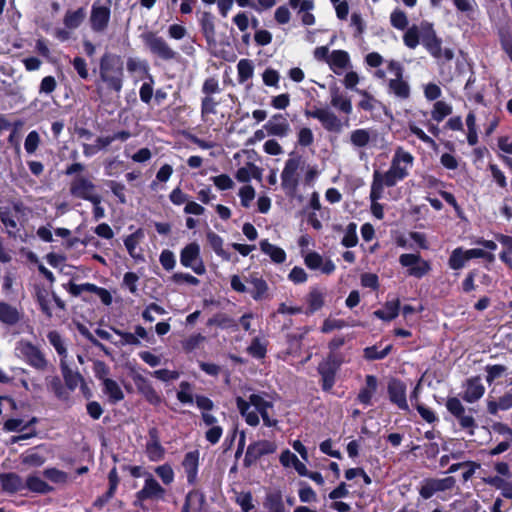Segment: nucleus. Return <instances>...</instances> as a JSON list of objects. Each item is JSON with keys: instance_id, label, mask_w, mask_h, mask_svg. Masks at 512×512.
<instances>
[{"instance_id": "bf43d9fd", "label": "nucleus", "mask_w": 512, "mask_h": 512, "mask_svg": "<svg viewBox=\"0 0 512 512\" xmlns=\"http://www.w3.org/2000/svg\"><path fill=\"white\" fill-rule=\"evenodd\" d=\"M156 474L161 478L165 485H169L174 480V471L168 464L158 466L155 469Z\"/></svg>"}, {"instance_id": "ddd939ff", "label": "nucleus", "mask_w": 512, "mask_h": 512, "mask_svg": "<svg viewBox=\"0 0 512 512\" xmlns=\"http://www.w3.org/2000/svg\"><path fill=\"white\" fill-rule=\"evenodd\" d=\"M70 193L74 197L96 203L99 201L100 196L96 191L94 183L84 176H78L72 180Z\"/></svg>"}, {"instance_id": "393cba45", "label": "nucleus", "mask_w": 512, "mask_h": 512, "mask_svg": "<svg viewBox=\"0 0 512 512\" xmlns=\"http://www.w3.org/2000/svg\"><path fill=\"white\" fill-rule=\"evenodd\" d=\"M388 394L391 402L395 403L401 410H408L406 400V386L399 380H391L388 384Z\"/></svg>"}, {"instance_id": "412c9836", "label": "nucleus", "mask_w": 512, "mask_h": 512, "mask_svg": "<svg viewBox=\"0 0 512 512\" xmlns=\"http://www.w3.org/2000/svg\"><path fill=\"white\" fill-rule=\"evenodd\" d=\"M263 128L267 131L268 135L281 138L288 136L291 132V127L286 116L280 113L273 115Z\"/></svg>"}, {"instance_id": "8fccbe9b", "label": "nucleus", "mask_w": 512, "mask_h": 512, "mask_svg": "<svg viewBox=\"0 0 512 512\" xmlns=\"http://www.w3.org/2000/svg\"><path fill=\"white\" fill-rule=\"evenodd\" d=\"M358 94L362 97L359 101V108L365 111H373L380 103L372 95L365 90H357Z\"/></svg>"}, {"instance_id": "6e6552de", "label": "nucleus", "mask_w": 512, "mask_h": 512, "mask_svg": "<svg viewBox=\"0 0 512 512\" xmlns=\"http://www.w3.org/2000/svg\"><path fill=\"white\" fill-rule=\"evenodd\" d=\"M142 39L149 51L158 58L165 61L176 58L177 52L170 47L164 38L153 32H146L142 35Z\"/></svg>"}, {"instance_id": "423d86ee", "label": "nucleus", "mask_w": 512, "mask_h": 512, "mask_svg": "<svg viewBox=\"0 0 512 512\" xmlns=\"http://www.w3.org/2000/svg\"><path fill=\"white\" fill-rule=\"evenodd\" d=\"M302 165V157L295 152H291L281 172V184L284 190L290 193H294L297 190L299 184L298 171Z\"/></svg>"}, {"instance_id": "f704fd0d", "label": "nucleus", "mask_w": 512, "mask_h": 512, "mask_svg": "<svg viewBox=\"0 0 512 512\" xmlns=\"http://www.w3.org/2000/svg\"><path fill=\"white\" fill-rule=\"evenodd\" d=\"M263 505L267 512H285L282 494L279 491L269 492Z\"/></svg>"}, {"instance_id": "7ed1b4c3", "label": "nucleus", "mask_w": 512, "mask_h": 512, "mask_svg": "<svg viewBox=\"0 0 512 512\" xmlns=\"http://www.w3.org/2000/svg\"><path fill=\"white\" fill-rule=\"evenodd\" d=\"M236 405L240 414L250 426H257L259 424L260 419L258 414L261 415L264 425L275 427L278 424V420L272 418L270 415V410L273 409V403L261 394H251L247 400L242 397H237Z\"/></svg>"}, {"instance_id": "5fc2aeb1", "label": "nucleus", "mask_w": 512, "mask_h": 512, "mask_svg": "<svg viewBox=\"0 0 512 512\" xmlns=\"http://www.w3.org/2000/svg\"><path fill=\"white\" fill-rule=\"evenodd\" d=\"M390 22L391 25L398 30H404L408 25L406 14L399 9H396L391 13Z\"/></svg>"}, {"instance_id": "9d476101", "label": "nucleus", "mask_w": 512, "mask_h": 512, "mask_svg": "<svg viewBox=\"0 0 512 512\" xmlns=\"http://www.w3.org/2000/svg\"><path fill=\"white\" fill-rule=\"evenodd\" d=\"M111 0H96L91 9L90 23L93 31H104L109 23L111 14Z\"/></svg>"}, {"instance_id": "3c124183", "label": "nucleus", "mask_w": 512, "mask_h": 512, "mask_svg": "<svg viewBox=\"0 0 512 512\" xmlns=\"http://www.w3.org/2000/svg\"><path fill=\"white\" fill-rule=\"evenodd\" d=\"M485 371L487 373L486 381L487 383L491 384L496 379L501 378L507 372V367L501 364L487 365L485 367Z\"/></svg>"}, {"instance_id": "20e7f679", "label": "nucleus", "mask_w": 512, "mask_h": 512, "mask_svg": "<svg viewBox=\"0 0 512 512\" xmlns=\"http://www.w3.org/2000/svg\"><path fill=\"white\" fill-rule=\"evenodd\" d=\"M15 352L19 358L40 372L48 371L52 367L42 351L29 341L17 342Z\"/></svg>"}, {"instance_id": "a211bd4d", "label": "nucleus", "mask_w": 512, "mask_h": 512, "mask_svg": "<svg viewBox=\"0 0 512 512\" xmlns=\"http://www.w3.org/2000/svg\"><path fill=\"white\" fill-rule=\"evenodd\" d=\"M485 386L479 376L470 377L462 385L461 397L467 403H475L485 394Z\"/></svg>"}, {"instance_id": "473e14b6", "label": "nucleus", "mask_w": 512, "mask_h": 512, "mask_svg": "<svg viewBox=\"0 0 512 512\" xmlns=\"http://www.w3.org/2000/svg\"><path fill=\"white\" fill-rule=\"evenodd\" d=\"M260 249L264 254L268 255L271 258V260L274 261L275 263L280 264L286 260L285 251L282 248L269 243L268 240H262L260 242Z\"/></svg>"}, {"instance_id": "774afa93", "label": "nucleus", "mask_w": 512, "mask_h": 512, "mask_svg": "<svg viewBox=\"0 0 512 512\" xmlns=\"http://www.w3.org/2000/svg\"><path fill=\"white\" fill-rule=\"evenodd\" d=\"M72 65L81 79L86 80L88 78L89 72L84 58L75 57L72 61Z\"/></svg>"}, {"instance_id": "9b49d317", "label": "nucleus", "mask_w": 512, "mask_h": 512, "mask_svg": "<svg viewBox=\"0 0 512 512\" xmlns=\"http://www.w3.org/2000/svg\"><path fill=\"white\" fill-rule=\"evenodd\" d=\"M341 363L342 359L331 353L319 364L318 372L321 375L322 389L324 391H330L333 388L335 384V376L341 366Z\"/></svg>"}, {"instance_id": "6e6d98bb", "label": "nucleus", "mask_w": 512, "mask_h": 512, "mask_svg": "<svg viewBox=\"0 0 512 512\" xmlns=\"http://www.w3.org/2000/svg\"><path fill=\"white\" fill-rule=\"evenodd\" d=\"M40 141H41L40 136L37 131L34 130V131L29 132L28 135L26 136V139L24 142L25 151L28 154L35 153V151L39 147Z\"/></svg>"}, {"instance_id": "f8f14e48", "label": "nucleus", "mask_w": 512, "mask_h": 512, "mask_svg": "<svg viewBox=\"0 0 512 512\" xmlns=\"http://www.w3.org/2000/svg\"><path fill=\"white\" fill-rule=\"evenodd\" d=\"M180 263L193 270L197 275L205 273L206 269L200 256V246L193 242L186 245L180 253Z\"/></svg>"}, {"instance_id": "5701e85b", "label": "nucleus", "mask_w": 512, "mask_h": 512, "mask_svg": "<svg viewBox=\"0 0 512 512\" xmlns=\"http://www.w3.org/2000/svg\"><path fill=\"white\" fill-rule=\"evenodd\" d=\"M305 265L311 270H320L329 275L334 272L335 264L330 259H324L317 252H309L304 258Z\"/></svg>"}, {"instance_id": "aec40b11", "label": "nucleus", "mask_w": 512, "mask_h": 512, "mask_svg": "<svg viewBox=\"0 0 512 512\" xmlns=\"http://www.w3.org/2000/svg\"><path fill=\"white\" fill-rule=\"evenodd\" d=\"M126 69L135 82L148 79L153 82V77L149 73V64L146 60L139 57H128L126 61Z\"/></svg>"}, {"instance_id": "49530a36", "label": "nucleus", "mask_w": 512, "mask_h": 512, "mask_svg": "<svg viewBox=\"0 0 512 512\" xmlns=\"http://www.w3.org/2000/svg\"><path fill=\"white\" fill-rule=\"evenodd\" d=\"M371 139L369 130L367 129H356L350 134V141L355 147L366 146Z\"/></svg>"}, {"instance_id": "a18cd8bd", "label": "nucleus", "mask_w": 512, "mask_h": 512, "mask_svg": "<svg viewBox=\"0 0 512 512\" xmlns=\"http://www.w3.org/2000/svg\"><path fill=\"white\" fill-rule=\"evenodd\" d=\"M311 313L319 310L324 305V293L318 288H313L307 298Z\"/></svg>"}, {"instance_id": "c9c22d12", "label": "nucleus", "mask_w": 512, "mask_h": 512, "mask_svg": "<svg viewBox=\"0 0 512 512\" xmlns=\"http://www.w3.org/2000/svg\"><path fill=\"white\" fill-rule=\"evenodd\" d=\"M331 105L340 112H343L347 115L352 113L351 100L339 93L338 90H333L331 92Z\"/></svg>"}, {"instance_id": "0eeeda50", "label": "nucleus", "mask_w": 512, "mask_h": 512, "mask_svg": "<svg viewBox=\"0 0 512 512\" xmlns=\"http://www.w3.org/2000/svg\"><path fill=\"white\" fill-rule=\"evenodd\" d=\"M388 70L394 76L388 82L389 93L402 100L408 99L410 96V85L403 79V66L398 61L390 60L388 62Z\"/></svg>"}, {"instance_id": "1a4fd4ad", "label": "nucleus", "mask_w": 512, "mask_h": 512, "mask_svg": "<svg viewBox=\"0 0 512 512\" xmlns=\"http://www.w3.org/2000/svg\"><path fill=\"white\" fill-rule=\"evenodd\" d=\"M447 410L458 420L460 427L473 436L477 427L476 421L471 414L466 413V409L459 398L449 397L446 401Z\"/></svg>"}, {"instance_id": "a878e982", "label": "nucleus", "mask_w": 512, "mask_h": 512, "mask_svg": "<svg viewBox=\"0 0 512 512\" xmlns=\"http://www.w3.org/2000/svg\"><path fill=\"white\" fill-rule=\"evenodd\" d=\"M199 24L208 44L216 42L215 17L209 11L198 12Z\"/></svg>"}, {"instance_id": "052dcab7", "label": "nucleus", "mask_w": 512, "mask_h": 512, "mask_svg": "<svg viewBox=\"0 0 512 512\" xmlns=\"http://www.w3.org/2000/svg\"><path fill=\"white\" fill-rule=\"evenodd\" d=\"M124 244L131 257L135 259L140 257L139 253L137 252V247L139 244L138 233H134L126 237Z\"/></svg>"}, {"instance_id": "7c9ffc66", "label": "nucleus", "mask_w": 512, "mask_h": 512, "mask_svg": "<svg viewBox=\"0 0 512 512\" xmlns=\"http://www.w3.org/2000/svg\"><path fill=\"white\" fill-rule=\"evenodd\" d=\"M249 287H247V292L251 294L253 299L261 300L263 299L268 291L267 283L258 277H251L247 280Z\"/></svg>"}, {"instance_id": "338daca9", "label": "nucleus", "mask_w": 512, "mask_h": 512, "mask_svg": "<svg viewBox=\"0 0 512 512\" xmlns=\"http://www.w3.org/2000/svg\"><path fill=\"white\" fill-rule=\"evenodd\" d=\"M236 502L243 512H250L254 509L253 498L250 493H240L236 498Z\"/></svg>"}, {"instance_id": "603ef678", "label": "nucleus", "mask_w": 512, "mask_h": 512, "mask_svg": "<svg viewBox=\"0 0 512 512\" xmlns=\"http://www.w3.org/2000/svg\"><path fill=\"white\" fill-rule=\"evenodd\" d=\"M0 220L7 229L9 235H14V230L17 228V223L14 216L6 208H0Z\"/></svg>"}, {"instance_id": "dca6fc26", "label": "nucleus", "mask_w": 512, "mask_h": 512, "mask_svg": "<svg viewBox=\"0 0 512 512\" xmlns=\"http://www.w3.org/2000/svg\"><path fill=\"white\" fill-rule=\"evenodd\" d=\"M455 483V478L451 476L443 479H426L423 481L419 493L423 499H429L437 492L452 489L455 486Z\"/></svg>"}, {"instance_id": "f3484780", "label": "nucleus", "mask_w": 512, "mask_h": 512, "mask_svg": "<svg viewBox=\"0 0 512 512\" xmlns=\"http://www.w3.org/2000/svg\"><path fill=\"white\" fill-rule=\"evenodd\" d=\"M399 262L403 267L408 268V274L416 278H421L430 270V265L423 260L419 254H402Z\"/></svg>"}, {"instance_id": "69168bd1", "label": "nucleus", "mask_w": 512, "mask_h": 512, "mask_svg": "<svg viewBox=\"0 0 512 512\" xmlns=\"http://www.w3.org/2000/svg\"><path fill=\"white\" fill-rule=\"evenodd\" d=\"M314 141V135L310 128L303 127L299 130L297 135V142L300 146H310Z\"/></svg>"}, {"instance_id": "680f3d73", "label": "nucleus", "mask_w": 512, "mask_h": 512, "mask_svg": "<svg viewBox=\"0 0 512 512\" xmlns=\"http://www.w3.org/2000/svg\"><path fill=\"white\" fill-rule=\"evenodd\" d=\"M239 197L241 199V205L247 208L255 198V189L251 185H245L239 190Z\"/></svg>"}, {"instance_id": "79ce46f5", "label": "nucleus", "mask_w": 512, "mask_h": 512, "mask_svg": "<svg viewBox=\"0 0 512 512\" xmlns=\"http://www.w3.org/2000/svg\"><path fill=\"white\" fill-rule=\"evenodd\" d=\"M85 18V10L79 8L76 11H67L64 17V24L69 29H75L80 26Z\"/></svg>"}, {"instance_id": "b1692460", "label": "nucleus", "mask_w": 512, "mask_h": 512, "mask_svg": "<svg viewBox=\"0 0 512 512\" xmlns=\"http://www.w3.org/2000/svg\"><path fill=\"white\" fill-rule=\"evenodd\" d=\"M149 440L146 444V452L151 461H160L164 457L165 449L160 443L159 431L152 427L148 432Z\"/></svg>"}, {"instance_id": "58836bf2", "label": "nucleus", "mask_w": 512, "mask_h": 512, "mask_svg": "<svg viewBox=\"0 0 512 512\" xmlns=\"http://www.w3.org/2000/svg\"><path fill=\"white\" fill-rule=\"evenodd\" d=\"M422 39V23L419 26L413 25L410 27L403 36L405 45L414 49L421 43Z\"/></svg>"}, {"instance_id": "c03bdc74", "label": "nucleus", "mask_w": 512, "mask_h": 512, "mask_svg": "<svg viewBox=\"0 0 512 512\" xmlns=\"http://www.w3.org/2000/svg\"><path fill=\"white\" fill-rule=\"evenodd\" d=\"M23 464L39 467L45 462V457L36 448L30 449L21 455Z\"/></svg>"}, {"instance_id": "2f4dec72", "label": "nucleus", "mask_w": 512, "mask_h": 512, "mask_svg": "<svg viewBox=\"0 0 512 512\" xmlns=\"http://www.w3.org/2000/svg\"><path fill=\"white\" fill-rule=\"evenodd\" d=\"M103 391L111 403H117L124 399V393L118 383L110 378L103 379Z\"/></svg>"}, {"instance_id": "4c0bfd02", "label": "nucleus", "mask_w": 512, "mask_h": 512, "mask_svg": "<svg viewBox=\"0 0 512 512\" xmlns=\"http://www.w3.org/2000/svg\"><path fill=\"white\" fill-rule=\"evenodd\" d=\"M207 241L213 251L224 260H230V254L223 248V239L215 232L207 233Z\"/></svg>"}, {"instance_id": "bb28decb", "label": "nucleus", "mask_w": 512, "mask_h": 512, "mask_svg": "<svg viewBox=\"0 0 512 512\" xmlns=\"http://www.w3.org/2000/svg\"><path fill=\"white\" fill-rule=\"evenodd\" d=\"M327 64L335 74L340 75L343 70L350 67V56L344 50H334L330 53Z\"/></svg>"}, {"instance_id": "72a5a7b5", "label": "nucleus", "mask_w": 512, "mask_h": 512, "mask_svg": "<svg viewBox=\"0 0 512 512\" xmlns=\"http://www.w3.org/2000/svg\"><path fill=\"white\" fill-rule=\"evenodd\" d=\"M60 367L66 386L70 390H74L83 381L82 376L70 369L64 359H61Z\"/></svg>"}, {"instance_id": "cd10ccee", "label": "nucleus", "mask_w": 512, "mask_h": 512, "mask_svg": "<svg viewBox=\"0 0 512 512\" xmlns=\"http://www.w3.org/2000/svg\"><path fill=\"white\" fill-rule=\"evenodd\" d=\"M2 489L8 493H15L25 488L24 481L16 473L0 474Z\"/></svg>"}, {"instance_id": "f257e3e1", "label": "nucleus", "mask_w": 512, "mask_h": 512, "mask_svg": "<svg viewBox=\"0 0 512 512\" xmlns=\"http://www.w3.org/2000/svg\"><path fill=\"white\" fill-rule=\"evenodd\" d=\"M413 163L412 154L398 147L392 157L389 169L384 173L379 170H375L373 173L374 196L379 197L385 187H393L399 181L404 180L409 175Z\"/></svg>"}, {"instance_id": "864d4df0", "label": "nucleus", "mask_w": 512, "mask_h": 512, "mask_svg": "<svg viewBox=\"0 0 512 512\" xmlns=\"http://www.w3.org/2000/svg\"><path fill=\"white\" fill-rule=\"evenodd\" d=\"M391 349V345H387L381 351H379L376 346L366 347L364 349V357L367 360H380L385 358L390 353Z\"/></svg>"}, {"instance_id": "4be33fe9", "label": "nucleus", "mask_w": 512, "mask_h": 512, "mask_svg": "<svg viewBox=\"0 0 512 512\" xmlns=\"http://www.w3.org/2000/svg\"><path fill=\"white\" fill-rule=\"evenodd\" d=\"M165 495V489L151 476L149 475L144 482V486L136 494L138 500L147 499H163Z\"/></svg>"}, {"instance_id": "4468645a", "label": "nucleus", "mask_w": 512, "mask_h": 512, "mask_svg": "<svg viewBox=\"0 0 512 512\" xmlns=\"http://www.w3.org/2000/svg\"><path fill=\"white\" fill-rule=\"evenodd\" d=\"M305 115L319 120L322 126L330 132L339 133L344 126L341 119L328 108H316L312 111H306Z\"/></svg>"}, {"instance_id": "39448f33", "label": "nucleus", "mask_w": 512, "mask_h": 512, "mask_svg": "<svg viewBox=\"0 0 512 512\" xmlns=\"http://www.w3.org/2000/svg\"><path fill=\"white\" fill-rule=\"evenodd\" d=\"M422 45L436 59L450 61L454 53L450 48H442V41L436 36L432 25L428 22H422Z\"/></svg>"}, {"instance_id": "a19ab883", "label": "nucleus", "mask_w": 512, "mask_h": 512, "mask_svg": "<svg viewBox=\"0 0 512 512\" xmlns=\"http://www.w3.org/2000/svg\"><path fill=\"white\" fill-rule=\"evenodd\" d=\"M467 253L461 247L454 249L450 255L448 264L449 267L453 270H460L465 266L466 261L469 259L466 258Z\"/></svg>"}, {"instance_id": "09e8293b", "label": "nucleus", "mask_w": 512, "mask_h": 512, "mask_svg": "<svg viewBox=\"0 0 512 512\" xmlns=\"http://www.w3.org/2000/svg\"><path fill=\"white\" fill-rule=\"evenodd\" d=\"M238 78L241 83L253 76V65L248 59H241L237 64Z\"/></svg>"}, {"instance_id": "c85d7f7f", "label": "nucleus", "mask_w": 512, "mask_h": 512, "mask_svg": "<svg viewBox=\"0 0 512 512\" xmlns=\"http://www.w3.org/2000/svg\"><path fill=\"white\" fill-rule=\"evenodd\" d=\"M199 463V453L197 451L188 452L183 460V467L189 483H194L197 476Z\"/></svg>"}, {"instance_id": "0e129e2a", "label": "nucleus", "mask_w": 512, "mask_h": 512, "mask_svg": "<svg viewBox=\"0 0 512 512\" xmlns=\"http://www.w3.org/2000/svg\"><path fill=\"white\" fill-rule=\"evenodd\" d=\"M177 399L181 403L192 404L193 396L191 393V386L188 382H181L180 390L177 393Z\"/></svg>"}, {"instance_id": "ea45409f", "label": "nucleus", "mask_w": 512, "mask_h": 512, "mask_svg": "<svg viewBox=\"0 0 512 512\" xmlns=\"http://www.w3.org/2000/svg\"><path fill=\"white\" fill-rule=\"evenodd\" d=\"M47 338L49 343L54 347L58 355L61 357V359H64L67 357V349L66 344L62 336L57 331H50L47 334Z\"/></svg>"}, {"instance_id": "c756f323", "label": "nucleus", "mask_w": 512, "mask_h": 512, "mask_svg": "<svg viewBox=\"0 0 512 512\" xmlns=\"http://www.w3.org/2000/svg\"><path fill=\"white\" fill-rule=\"evenodd\" d=\"M377 378L373 375H367L365 378V386L358 394V400L364 405H370L371 399L377 390Z\"/></svg>"}, {"instance_id": "e433bc0d", "label": "nucleus", "mask_w": 512, "mask_h": 512, "mask_svg": "<svg viewBox=\"0 0 512 512\" xmlns=\"http://www.w3.org/2000/svg\"><path fill=\"white\" fill-rule=\"evenodd\" d=\"M399 314V300L389 301L385 304L383 309L376 310L374 312V316L385 320L390 321L397 317Z\"/></svg>"}, {"instance_id": "f03ea898", "label": "nucleus", "mask_w": 512, "mask_h": 512, "mask_svg": "<svg viewBox=\"0 0 512 512\" xmlns=\"http://www.w3.org/2000/svg\"><path fill=\"white\" fill-rule=\"evenodd\" d=\"M124 82L123 61L119 55L105 53L100 58L99 79L96 90L99 96L109 93H120Z\"/></svg>"}, {"instance_id": "4d7b16f0", "label": "nucleus", "mask_w": 512, "mask_h": 512, "mask_svg": "<svg viewBox=\"0 0 512 512\" xmlns=\"http://www.w3.org/2000/svg\"><path fill=\"white\" fill-rule=\"evenodd\" d=\"M382 196H383V193H381L379 197L374 196L373 182H372L371 189H370L371 212L379 220L383 219V217H384L383 206H382V204L378 203V200L381 199Z\"/></svg>"}, {"instance_id": "37998d69", "label": "nucleus", "mask_w": 512, "mask_h": 512, "mask_svg": "<svg viewBox=\"0 0 512 512\" xmlns=\"http://www.w3.org/2000/svg\"><path fill=\"white\" fill-rule=\"evenodd\" d=\"M24 484L25 487H27L32 492L44 494L52 490L51 486H49L44 480L37 476H29Z\"/></svg>"}, {"instance_id": "13d9d810", "label": "nucleus", "mask_w": 512, "mask_h": 512, "mask_svg": "<svg viewBox=\"0 0 512 512\" xmlns=\"http://www.w3.org/2000/svg\"><path fill=\"white\" fill-rule=\"evenodd\" d=\"M358 242V237L356 234V225L354 223H350L347 226V230L342 239V245L345 247H354Z\"/></svg>"}, {"instance_id": "6ab92c4d", "label": "nucleus", "mask_w": 512, "mask_h": 512, "mask_svg": "<svg viewBox=\"0 0 512 512\" xmlns=\"http://www.w3.org/2000/svg\"><path fill=\"white\" fill-rule=\"evenodd\" d=\"M24 312L20 306L0 301V323L5 326H15L22 321Z\"/></svg>"}, {"instance_id": "e2e57ef3", "label": "nucleus", "mask_w": 512, "mask_h": 512, "mask_svg": "<svg viewBox=\"0 0 512 512\" xmlns=\"http://www.w3.org/2000/svg\"><path fill=\"white\" fill-rule=\"evenodd\" d=\"M211 179H212L214 185L219 190H229V189H232L234 187L233 180L227 174H221V175H218V176H214Z\"/></svg>"}, {"instance_id": "de8ad7c7", "label": "nucleus", "mask_w": 512, "mask_h": 512, "mask_svg": "<svg viewBox=\"0 0 512 512\" xmlns=\"http://www.w3.org/2000/svg\"><path fill=\"white\" fill-rule=\"evenodd\" d=\"M452 113V107L451 105L447 104L443 101H437L432 110V118L437 121L441 122L446 116L450 115Z\"/></svg>"}, {"instance_id": "2eb2a0df", "label": "nucleus", "mask_w": 512, "mask_h": 512, "mask_svg": "<svg viewBox=\"0 0 512 512\" xmlns=\"http://www.w3.org/2000/svg\"><path fill=\"white\" fill-rule=\"evenodd\" d=\"M277 446L274 442L268 440H259L253 442L247 447L245 456H244V465L249 467L256 463V461L268 454H272L276 451Z\"/></svg>"}]
</instances>
